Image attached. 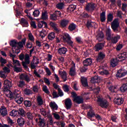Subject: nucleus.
Here are the masks:
<instances>
[{"instance_id": "13", "label": "nucleus", "mask_w": 127, "mask_h": 127, "mask_svg": "<svg viewBox=\"0 0 127 127\" xmlns=\"http://www.w3.org/2000/svg\"><path fill=\"white\" fill-rule=\"evenodd\" d=\"M19 78L20 80H24L26 82H27V83H29V82H30V78H29V76L25 73H21Z\"/></svg>"}, {"instance_id": "58", "label": "nucleus", "mask_w": 127, "mask_h": 127, "mask_svg": "<svg viewBox=\"0 0 127 127\" xmlns=\"http://www.w3.org/2000/svg\"><path fill=\"white\" fill-rule=\"evenodd\" d=\"M50 18L52 20H56V19H57V16H56V14L55 13H54L50 15Z\"/></svg>"}, {"instance_id": "11", "label": "nucleus", "mask_w": 127, "mask_h": 127, "mask_svg": "<svg viewBox=\"0 0 127 127\" xmlns=\"http://www.w3.org/2000/svg\"><path fill=\"white\" fill-rule=\"evenodd\" d=\"M69 21L68 19H63L60 22V26L62 28H66L68 24H69Z\"/></svg>"}, {"instance_id": "49", "label": "nucleus", "mask_w": 127, "mask_h": 127, "mask_svg": "<svg viewBox=\"0 0 127 127\" xmlns=\"http://www.w3.org/2000/svg\"><path fill=\"white\" fill-rule=\"evenodd\" d=\"M4 85H6V86L8 87V88H11V82L10 81L6 79L4 80Z\"/></svg>"}, {"instance_id": "24", "label": "nucleus", "mask_w": 127, "mask_h": 127, "mask_svg": "<svg viewBox=\"0 0 127 127\" xmlns=\"http://www.w3.org/2000/svg\"><path fill=\"white\" fill-rule=\"evenodd\" d=\"M91 83L95 84V83H100V78L97 76H94L91 78Z\"/></svg>"}, {"instance_id": "32", "label": "nucleus", "mask_w": 127, "mask_h": 127, "mask_svg": "<svg viewBox=\"0 0 127 127\" xmlns=\"http://www.w3.org/2000/svg\"><path fill=\"white\" fill-rule=\"evenodd\" d=\"M95 111L93 109L90 110L87 112V117L88 118H94L95 117Z\"/></svg>"}, {"instance_id": "61", "label": "nucleus", "mask_w": 127, "mask_h": 127, "mask_svg": "<svg viewBox=\"0 0 127 127\" xmlns=\"http://www.w3.org/2000/svg\"><path fill=\"white\" fill-rule=\"evenodd\" d=\"M46 13H47V12L45 11L43 13H42V19L45 20V19H47V18H48L47 17V15H46Z\"/></svg>"}, {"instance_id": "64", "label": "nucleus", "mask_w": 127, "mask_h": 127, "mask_svg": "<svg viewBox=\"0 0 127 127\" xmlns=\"http://www.w3.org/2000/svg\"><path fill=\"white\" fill-rule=\"evenodd\" d=\"M30 24L31 26L33 27V28H36V23H35V21H31Z\"/></svg>"}, {"instance_id": "26", "label": "nucleus", "mask_w": 127, "mask_h": 127, "mask_svg": "<svg viewBox=\"0 0 127 127\" xmlns=\"http://www.w3.org/2000/svg\"><path fill=\"white\" fill-rule=\"evenodd\" d=\"M17 123H18V125L19 126V127H23L25 123L24 119L21 117L18 118Z\"/></svg>"}, {"instance_id": "42", "label": "nucleus", "mask_w": 127, "mask_h": 127, "mask_svg": "<svg viewBox=\"0 0 127 127\" xmlns=\"http://www.w3.org/2000/svg\"><path fill=\"white\" fill-rule=\"evenodd\" d=\"M24 104L26 108H30V107H31V105H32L31 104V101L29 100H25L24 101Z\"/></svg>"}, {"instance_id": "12", "label": "nucleus", "mask_w": 127, "mask_h": 127, "mask_svg": "<svg viewBox=\"0 0 127 127\" xmlns=\"http://www.w3.org/2000/svg\"><path fill=\"white\" fill-rule=\"evenodd\" d=\"M127 74V71L123 69H120L118 71L117 73L116 74V77H119V78H122V77H125Z\"/></svg>"}, {"instance_id": "38", "label": "nucleus", "mask_w": 127, "mask_h": 127, "mask_svg": "<svg viewBox=\"0 0 127 127\" xmlns=\"http://www.w3.org/2000/svg\"><path fill=\"white\" fill-rule=\"evenodd\" d=\"M10 116L11 117H16V116H18V110L13 109L10 112Z\"/></svg>"}, {"instance_id": "25", "label": "nucleus", "mask_w": 127, "mask_h": 127, "mask_svg": "<svg viewBox=\"0 0 127 127\" xmlns=\"http://www.w3.org/2000/svg\"><path fill=\"white\" fill-rule=\"evenodd\" d=\"M120 38L121 37L118 35L114 37H111L110 40H111V42L113 43V44H116Z\"/></svg>"}, {"instance_id": "56", "label": "nucleus", "mask_w": 127, "mask_h": 127, "mask_svg": "<svg viewBox=\"0 0 127 127\" xmlns=\"http://www.w3.org/2000/svg\"><path fill=\"white\" fill-rule=\"evenodd\" d=\"M116 89H117V86H111L109 88V91H110V92L112 93H116V91H115Z\"/></svg>"}, {"instance_id": "10", "label": "nucleus", "mask_w": 127, "mask_h": 127, "mask_svg": "<svg viewBox=\"0 0 127 127\" xmlns=\"http://www.w3.org/2000/svg\"><path fill=\"white\" fill-rule=\"evenodd\" d=\"M64 105L66 110H70L72 107V100L70 98H66L65 100Z\"/></svg>"}, {"instance_id": "46", "label": "nucleus", "mask_w": 127, "mask_h": 127, "mask_svg": "<svg viewBox=\"0 0 127 127\" xmlns=\"http://www.w3.org/2000/svg\"><path fill=\"white\" fill-rule=\"evenodd\" d=\"M117 61H119L117 59V58L116 60L113 59L111 61V65L112 67H116L118 65V62Z\"/></svg>"}, {"instance_id": "20", "label": "nucleus", "mask_w": 127, "mask_h": 127, "mask_svg": "<svg viewBox=\"0 0 127 127\" xmlns=\"http://www.w3.org/2000/svg\"><path fill=\"white\" fill-rule=\"evenodd\" d=\"M58 52L60 55H62V54H66V53L67 52V48L65 47L60 48Z\"/></svg>"}, {"instance_id": "33", "label": "nucleus", "mask_w": 127, "mask_h": 127, "mask_svg": "<svg viewBox=\"0 0 127 127\" xmlns=\"http://www.w3.org/2000/svg\"><path fill=\"white\" fill-rule=\"evenodd\" d=\"M76 24L74 23H71L70 24V25L68 26V30L70 31H73V30H75L76 29Z\"/></svg>"}, {"instance_id": "37", "label": "nucleus", "mask_w": 127, "mask_h": 127, "mask_svg": "<svg viewBox=\"0 0 127 127\" xmlns=\"http://www.w3.org/2000/svg\"><path fill=\"white\" fill-rule=\"evenodd\" d=\"M18 115L21 117H25V111L23 109L20 108L18 110Z\"/></svg>"}, {"instance_id": "55", "label": "nucleus", "mask_w": 127, "mask_h": 127, "mask_svg": "<svg viewBox=\"0 0 127 127\" xmlns=\"http://www.w3.org/2000/svg\"><path fill=\"white\" fill-rule=\"evenodd\" d=\"M40 13V12L39 10H35L33 12V15L35 17H37V16H39V14Z\"/></svg>"}, {"instance_id": "3", "label": "nucleus", "mask_w": 127, "mask_h": 127, "mask_svg": "<svg viewBox=\"0 0 127 127\" xmlns=\"http://www.w3.org/2000/svg\"><path fill=\"white\" fill-rule=\"evenodd\" d=\"M119 27H120V22L119 19L115 18L111 23V28L115 32H119Z\"/></svg>"}, {"instance_id": "27", "label": "nucleus", "mask_w": 127, "mask_h": 127, "mask_svg": "<svg viewBox=\"0 0 127 127\" xmlns=\"http://www.w3.org/2000/svg\"><path fill=\"white\" fill-rule=\"evenodd\" d=\"M46 123L44 119H42L40 117L39 118V127H45Z\"/></svg>"}, {"instance_id": "21", "label": "nucleus", "mask_w": 127, "mask_h": 127, "mask_svg": "<svg viewBox=\"0 0 127 127\" xmlns=\"http://www.w3.org/2000/svg\"><path fill=\"white\" fill-rule=\"evenodd\" d=\"M121 93H126L127 92V83L123 84L120 88Z\"/></svg>"}, {"instance_id": "35", "label": "nucleus", "mask_w": 127, "mask_h": 127, "mask_svg": "<svg viewBox=\"0 0 127 127\" xmlns=\"http://www.w3.org/2000/svg\"><path fill=\"white\" fill-rule=\"evenodd\" d=\"M48 33V31L43 29L40 32V36L41 37V38H44L47 35Z\"/></svg>"}, {"instance_id": "5", "label": "nucleus", "mask_w": 127, "mask_h": 127, "mask_svg": "<svg viewBox=\"0 0 127 127\" xmlns=\"http://www.w3.org/2000/svg\"><path fill=\"white\" fill-rule=\"evenodd\" d=\"M24 58L25 59V62H22V66L24 69H28V66L27 65L30 64V57H29V55H28V54H26Z\"/></svg>"}, {"instance_id": "36", "label": "nucleus", "mask_w": 127, "mask_h": 127, "mask_svg": "<svg viewBox=\"0 0 127 127\" xmlns=\"http://www.w3.org/2000/svg\"><path fill=\"white\" fill-rule=\"evenodd\" d=\"M10 46L12 48H16L17 47V42L15 40H11L10 42Z\"/></svg>"}, {"instance_id": "4", "label": "nucleus", "mask_w": 127, "mask_h": 127, "mask_svg": "<svg viewBox=\"0 0 127 127\" xmlns=\"http://www.w3.org/2000/svg\"><path fill=\"white\" fill-rule=\"evenodd\" d=\"M63 41L65 43H67V44L70 45V46L73 45V41L71 40V36L68 33H64L63 37Z\"/></svg>"}, {"instance_id": "45", "label": "nucleus", "mask_w": 127, "mask_h": 127, "mask_svg": "<svg viewBox=\"0 0 127 127\" xmlns=\"http://www.w3.org/2000/svg\"><path fill=\"white\" fill-rule=\"evenodd\" d=\"M15 4L17 6V9H19V10H20V9H22V6H21L22 4L21 2L19 1H16L15 2Z\"/></svg>"}, {"instance_id": "14", "label": "nucleus", "mask_w": 127, "mask_h": 127, "mask_svg": "<svg viewBox=\"0 0 127 127\" xmlns=\"http://www.w3.org/2000/svg\"><path fill=\"white\" fill-rule=\"evenodd\" d=\"M92 63L93 61L91 58H87L83 61V66H86V67H88V66H91Z\"/></svg>"}, {"instance_id": "6", "label": "nucleus", "mask_w": 127, "mask_h": 127, "mask_svg": "<svg viewBox=\"0 0 127 127\" xmlns=\"http://www.w3.org/2000/svg\"><path fill=\"white\" fill-rule=\"evenodd\" d=\"M105 43L106 42L103 41L102 43H98L96 44L93 48V50H95L96 52H99L100 50H103V48L105 47Z\"/></svg>"}, {"instance_id": "57", "label": "nucleus", "mask_w": 127, "mask_h": 127, "mask_svg": "<svg viewBox=\"0 0 127 127\" xmlns=\"http://www.w3.org/2000/svg\"><path fill=\"white\" fill-rule=\"evenodd\" d=\"M25 86V82L24 81H20L19 82V84L18 85V87L19 88H22V87H24Z\"/></svg>"}, {"instance_id": "16", "label": "nucleus", "mask_w": 127, "mask_h": 127, "mask_svg": "<svg viewBox=\"0 0 127 127\" xmlns=\"http://www.w3.org/2000/svg\"><path fill=\"white\" fill-rule=\"evenodd\" d=\"M114 103L116 105H118L119 106L122 105V104H123L124 103V100L123 98H115L114 100Z\"/></svg>"}, {"instance_id": "59", "label": "nucleus", "mask_w": 127, "mask_h": 127, "mask_svg": "<svg viewBox=\"0 0 127 127\" xmlns=\"http://www.w3.org/2000/svg\"><path fill=\"white\" fill-rule=\"evenodd\" d=\"M87 67V66L83 65V66H82L80 68V71L81 72V73H85V72H86L87 70H88V68Z\"/></svg>"}, {"instance_id": "19", "label": "nucleus", "mask_w": 127, "mask_h": 127, "mask_svg": "<svg viewBox=\"0 0 127 127\" xmlns=\"http://www.w3.org/2000/svg\"><path fill=\"white\" fill-rule=\"evenodd\" d=\"M50 107L53 111H57L58 110V105L55 103V102L50 103Z\"/></svg>"}, {"instance_id": "48", "label": "nucleus", "mask_w": 127, "mask_h": 127, "mask_svg": "<svg viewBox=\"0 0 127 127\" xmlns=\"http://www.w3.org/2000/svg\"><path fill=\"white\" fill-rule=\"evenodd\" d=\"M86 27L87 28H91L93 27V22L91 20H88L86 22Z\"/></svg>"}, {"instance_id": "47", "label": "nucleus", "mask_w": 127, "mask_h": 127, "mask_svg": "<svg viewBox=\"0 0 127 127\" xmlns=\"http://www.w3.org/2000/svg\"><path fill=\"white\" fill-rule=\"evenodd\" d=\"M24 93L25 95H26L27 96H29V95H31V94H32V91H31L29 89L25 88L24 89Z\"/></svg>"}, {"instance_id": "7", "label": "nucleus", "mask_w": 127, "mask_h": 127, "mask_svg": "<svg viewBox=\"0 0 127 127\" xmlns=\"http://www.w3.org/2000/svg\"><path fill=\"white\" fill-rule=\"evenodd\" d=\"M96 40L98 41V42H103L105 39V34L103 33V31H99L97 33V35L96 37Z\"/></svg>"}, {"instance_id": "62", "label": "nucleus", "mask_w": 127, "mask_h": 127, "mask_svg": "<svg viewBox=\"0 0 127 127\" xmlns=\"http://www.w3.org/2000/svg\"><path fill=\"white\" fill-rule=\"evenodd\" d=\"M16 64L17 66H20V63H19V61L17 60H13V65Z\"/></svg>"}, {"instance_id": "52", "label": "nucleus", "mask_w": 127, "mask_h": 127, "mask_svg": "<svg viewBox=\"0 0 127 127\" xmlns=\"http://www.w3.org/2000/svg\"><path fill=\"white\" fill-rule=\"evenodd\" d=\"M37 102L38 106H42V105H43V100L41 97L40 96L38 97Z\"/></svg>"}, {"instance_id": "60", "label": "nucleus", "mask_w": 127, "mask_h": 127, "mask_svg": "<svg viewBox=\"0 0 127 127\" xmlns=\"http://www.w3.org/2000/svg\"><path fill=\"white\" fill-rule=\"evenodd\" d=\"M101 75H109L110 74V72H109V71L107 70H103L100 72Z\"/></svg>"}, {"instance_id": "1", "label": "nucleus", "mask_w": 127, "mask_h": 127, "mask_svg": "<svg viewBox=\"0 0 127 127\" xmlns=\"http://www.w3.org/2000/svg\"><path fill=\"white\" fill-rule=\"evenodd\" d=\"M72 98H73V102H75L77 105L84 103V99L83 97L80 96H77V94L74 92L71 93Z\"/></svg>"}, {"instance_id": "17", "label": "nucleus", "mask_w": 127, "mask_h": 127, "mask_svg": "<svg viewBox=\"0 0 127 127\" xmlns=\"http://www.w3.org/2000/svg\"><path fill=\"white\" fill-rule=\"evenodd\" d=\"M81 83L83 87H89L88 84V79L84 77H82L81 78Z\"/></svg>"}, {"instance_id": "53", "label": "nucleus", "mask_w": 127, "mask_h": 127, "mask_svg": "<svg viewBox=\"0 0 127 127\" xmlns=\"http://www.w3.org/2000/svg\"><path fill=\"white\" fill-rule=\"evenodd\" d=\"M27 118L29 120V121H32L33 119V116H32V114H31L30 112H27Z\"/></svg>"}, {"instance_id": "29", "label": "nucleus", "mask_w": 127, "mask_h": 127, "mask_svg": "<svg viewBox=\"0 0 127 127\" xmlns=\"http://www.w3.org/2000/svg\"><path fill=\"white\" fill-rule=\"evenodd\" d=\"M14 10H15V11L16 17H18V16H20V15H21V13L22 12L23 9H20L19 10L17 8H14Z\"/></svg>"}, {"instance_id": "39", "label": "nucleus", "mask_w": 127, "mask_h": 127, "mask_svg": "<svg viewBox=\"0 0 127 127\" xmlns=\"http://www.w3.org/2000/svg\"><path fill=\"white\" fill-rule=\"evenodd\" d=\"M48 38L49 40H53L55 38V33L53 32L50 33L48 35Z\"/></svg>"}, {"instance_id": "44", "label": "nucleus", "mask_w": 127, "mask_h": 127, "mask_svg": "<svg viewBox=\"0 0 127 127\" xmlns=\"http://www.w3.org/2000/svg\"><path fill=\"white\" fill-rule=\"evenodd\" d=\"M15 101L16 103H17V104L20 105V104H21L23 102V98L21 97H18V99L17 98H15Z\"/></svg>"}, {"instance_id": "2", "label": "nucleus", "mask_w": 127, "mask_h": 127, "mask_svg": "<svg viewBox=\"0 0 127 127\" xmlns=\"http://www.w3.org/2000/svg\"><path fill=\"white\" fill-rule=\"evenodd\" d=\"M97 102L99 103V106L101 108L107 109L109 107V103L108 101L104 99L103 98L98 97L97 98Z\"/></svg>"}, {"instance_id": "28", "label": "nucleus", "mask_w": 127, "mask_h": 127, "mask_svg": "<svg viewBox=\"0 0 127 127\" xmlns=\"http://www.w3.org/2000/svg\"><path fill=\"white\" fill-rule=\"evenodd\" d=\"M26 41V39L24 38L22 40L21 42H17V45H18L20 48H22V47H23V45H25Z\"/></svg>"}, {"instance_id": "18", "label": "nucleus", "mask_w": 127, "mask_h": 127, "mask_svg": "<svg viewBox=\"0 0 127 127\" xmlns=\"http://www.w3.org/2000/svg\"><path fill=\"white\" fill-rule=\"evenodd\" d=\"M59 74L61 75L62 79H64V82H66V81H67V73H66V71H59Z\"/></svg>"}, {"instance_id": "8", "label": "nucleus", "mask_w": 127, "mask_h": 127, "mask_svg": "<svg viewBox=\"0 0 127 127\" xmlns=\"http://www.w3.org/2000/svg\"><path fill=\"white\" fill-rule=\"evenodd\" d=\"M127 58V52H123L118 55L117 57V60L119 62L125 61Z\"/></svg>"}, {"instance_id": "31", "label": "nucleus", "mask_w": 127, "mask_h": 127, "mask_svg": "<svg viewBox=\"0 0 127 127\" xmlns=\"http://www.w3.org/2000/svg\"><path fill=\"white\" fill-rule=\"evenodd\" d=\"M100 21L101 22H105L106 21V12L102 11L100 14Z\"/></svg>"}, {"instance_id": "50", "label": "nucleus", "mask_w": 127, "mask_h": 127, "mask_svg": "<svg viewBox=\"0 0 127 127\" xmlns=\"http://www.w3.org/2000/svg\"><path fill=\"white\" fill-rule=\"evenodd\" d=\"M14 72H16V73H19L22 71V69L21 67H18L16 66V65H14L13 67Z\"/></svg>"}, {"instance_id": "63", "label": "nucleus", "mask_w": 127, "mask_h": 127, "mask_svg": "<svg viewBox=\"0 0 127 127\" xmlns=\"http://www.w3.org/2000/svg\"><path fill=\"white\" fill-rule=\"evenodd\" d=\"M33 91L35 93L38 92V86L37 85H36L33 87Z\"/></svg>"}, {"instance_id": "51", "label": "nucleus", "mask_w": 127, "mask_h": 127, "mask_svg": "<svg viewBox=\"0 0 127 127\" xmlns=\"http://www.w3.org/2000/svg\"><path fill=\"white\" fill-rule=\"evenodd\" d=\"M63 89L65 93H68L69 92V85L64 84L63 86Z\"/></svg>"}, {"instance_id": "30", "label": "nucleus", "mask_w": 127, "mask_h": 127, "mask_svg": "<svg viewBox=\"0 0 127 127\" xmlns=\"http://www.w3.org/2000/svg\"><path fill=\"white\" fill-rule=\"evenodd\" d=\"M107 23L108 22H112L113 21V20L114 19V14L112 13H109L107 15Z\"/></svg>"}, {"instance_id": "23", "label": "nucleus", "mask_w": 127, "mask_h": 127, "mask_svg": "<svg viewBox=\"0 0 127 127\" xmlns=\"http://www.w3.org/2000/svg\"><path fill=\"white\" fill-rule=\"evenodd\" d=\"M21 23L24 27H28V26L29 25L28 24V21L24 18H22L21 19Z\"/></svg>"}, {"instance_id": "22", "label": "nucleus", "mask_w": 127, "mask_h": 127, "mask_svg": "<svg viewBox=\"0 0 127 127\" xmlns=\"http://www.w3.org/2000/svg\"><path fill=\"white\" fill-rule=\"evenodd\" d=\"M57 1L59 3L56 4L57 8L58 9H63L64 8V5H65L64 2H62V1H60L57 0Z\"/></svg>"}, {"instance_id": "43", "label": "nucleus", "mask_w": 127, "mask_h": 127, "mask_svg": "<svg viewBox=\"0 0 127 127\" xmlns=\"http://www.w3.org/2000/svg\"><path fill=\"white\" fill-rule=\"evenodd\" d=\"M0 113L1 114V116L2 117H5L6 115H7V110L6 108L2 109L0 110Z\"/></svg>"}, {"instance_id": "34", "label": "nucleus", "mask_w": 127, "mask_h": 127, "mask_svg": "<svg viewBox=\"0 0 127 127\" xmlns=\"http://www.w3.org/2000/svg\"><path fill=\"white\" fill-rule=\"evenodd\" d=\"M106 36L107 40H111V38L112 37V33L111 32V29H108L106 31Z\"/></svg>"}, {"instance_id": "41", "label": "nucleus", "mask_w": 127, "mask_h": 127, "mask_svg": "<svg viewBox=\"0 0 127 127\" xmlns=\"http://www.w3.org/2000/svg\"><path fill=\"white\" fill-rule=\"evenodd\" d=\"M69 75L72 77L76 75V72H75V67L72 66L69 70Z\"/></svg>"}, {"instance_id": "54", "label": "nucleus", "mask_w": 127, "mask_h": 127, "mask_svg": "<svg viewBox=\"0 0 127 127\" xmlns=\"http://www.w3.org/2000/svg\"><path fill=\"white\" fill-rule=\"evenodd\" d=\"M43 92H45L46 94H48V95H49L50 94V92L48 90V88H47V86L44 85L43 87Z\"/></svg>"}, {"instance_id": "40", "label": "nucleus", "mask_w": 127, "mask_h": 127, "mask_svg": "<svg viewBox=\"0 0 127 127\" xmlns=\"http://www.w3.org/2000/svg\"><path fill=\"white\" fill-rule=\"evenodd\" d=\"M74 9H76V5L74 4H71L68 6V7L67 8V10L70 12L73 11Z\"/></svg>"}, {"instance_id": "9", "label": "nucleus", "mask_w": 127, "mask_h": 127, "mask_svg": "<svg viewBox=\"0 0 127 127\" xmlns=\"http://www.w3.org/2000/svg\"><path fill=\"white\" fill-rule=\"evenodd\" d=\"M106 58V54L103 52H99L98 53V57L96 59L97 62H99L100 63H103V60Z\"/></svg>"}, {"instance_id": "15", "label": "nucleus", "mask_w": 127, "mask_h": 127, "mask_svg": "<svg viewBox=\"0 0 127 127\" xmlns=\"http://www.w3.org/2000/svg\"><path fill=\"white\" fill-rule=\"evenodd\" d=\"M86 10L88 11L90 10H95V3H89L85 7Z\"/></svg>"}]
</instances>
